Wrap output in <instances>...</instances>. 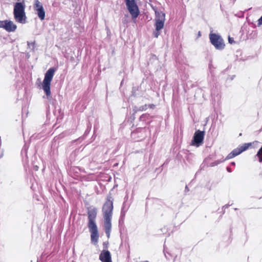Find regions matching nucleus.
Listing matches in <instances>:
<instances>
[{"mask_svg":"<svg viewBox=\"0 0 262 262\" xmlns=\"http://www.w3.org/2000/svg\"><path fill=\"white\" fill-rule=\"evenodd\" d=\"M209 38L211 43L217 50H222L224 48L225 45L221 36L214 33L209 35Z\"/></svg>","mask_w":262,"mask_h":262,"instance_id":"nucleus-7","label":"nucleus"},{"mask_svg":"<svg viewBox=\"0 0 262 262\" xmlns=\"http://www.w3.org/2000/svg\"><path fill=\"white\" fill-rule=\"evenodd\" d=\"M231 164L232 165H235V163L234 162H233L231 163Z\"/></svg>","mask_w":262,"mask_h":262,"instance_id":"nucleus-20","label":"nucleus"},{"mask_svg":"<svg viewBox=\"0 0 262 262\" xmlns=\"http://www.w3.org/2000/svg\"><path fill=\"white\" fill-rule=\"evenodd\" d=\"M89 223L88 226L96 225L95 221L97 214V210L95 208L89 209L88 211Z\"/></svg>","mask_w":262,"mask_h":262,"instance_id":"nucleus-12","label":"nucleus"},{"mask_svg":"<svg viewBox=\"0 0 262 262\" xmlns=\"http://www.w3.org/2000/svg\"><path fill=\"white\" fill-rule=\"evenodd\" d=\"M154 106V105H153V104H150L149 105V107H150L151 108H152Z\"/></svg>","mask_w":262,"mask_h":262,"instance_id":"nucleus-18","label":"nucleus"},{"mask_svg":"<svg viewBox=\"0 0 262 262\" xmlns=\"http://www.w3.org/2000/svg\"><path fill=\"white\" fill-rule=\"evenodd\" d=\"M165 20V14L163 12L156 11L155 27L156 30L154 31V35L158 38L160 33L159 31L163 28Z\"/></svg>","mask_w":262,"mask_h":262,"instance_id":"nucleus-4","label":"nucleus"},{"mask_svg":"<svg viewBox=\"0 0 262 262\" xmlns=\"http://www.w3.org/2000/svg\"><path fill=\"white\" fill-rule=\"evenodd\" d=\"M91 232V240L92 243L96 244L98 241V232L97 225L88 226Z\"/></svg>","mask_w":262,"mask_h":262,"instance_id":"nucleus-10","label":"nucleus"},{"mask_svg":"<svg viewBox=\"0 0 262 262\" xmlns=\"http://www.w3.org/2000/svg\"><path fill=\"white\" fill-rule=\"evenodd\" d=\"M113 200L111 196H108L102 208L104 226L108 238L110 237L112 229L111 219L113 210Z\"/></svg>","mask_w":262,"mask_h":262,"instance_id":"nucleus-1","label":"nucleus"},{"mask_svg":"<svg viewBox=\"0 0 262 262\" xmlns=\"http://www.w3.org/2000/svg\"><path fill=\"white\" fill-rule=\"evenodd\" d=\"M99 258L101 262H112L111 253L108 250H103L99 255Z\"/></svg>","mask_w":262,"mask_h":262,"instance_id":"nucleus-13","label":"nucleus"},{"mask_svg":"<svg viewBox=\"0 0 262 262\" xmlns=\"http://www.w3.org/2000/svg\"><path fill=\"white\" fill-rule=\"evenodd\" d=\"M228 41H229V42L231 44H232V43L234 42V39L232 37H229L228 38Z\"/></svg>","mask_w":262,"mask_h":262,"instance_id":"nucleus-17","label":"nucleus"},{"mask_svg":"<svg viewBox=\"0 0 262 262\" xmlns=\"http://www.w3.org/2000/svg\"><path fill=\"white\" fill-rule=\"evenodd\" d=\"M25 5L23 3H15L14 7V16L15 20L19 23H26V16L25 12Z\"/></svg>","mask_w":262,"mask_h":262,"instance_id":"nucleus-3","label":"nucleus"},{"mask_svg":"<svg viewBox=\"0 0 262 262\" xmlns=\"http://www.w3.org/2000/svg\"><path fill=\"white\" fill-rule=\"evenodd\" d=\"M128 11L133 19H136L139 14V10L135 0H125Z\"/></svg>","mask_w":262,"mask_h":262,"instance_id":"nucleus-6","label":"nucleus"},{"mask_svg":"<svg viewBox=\"0 0 262 262\" xmlns=\"http://www.w3.org/2000/svg\"><path fill=\"white\" fill-rule=\"evenodd\" d=\"M251 145V143H245L244 144L239 146L238 147L234 149L232 152L228 154L226 159L223 161H217L215 162V165L224 161L226 160L234 158V157L239 155L242 152L246 150L249 146Z\"/></svg>","mask_w":262,"mask_h":262,"instance_id":"nucleus-5","label":"nucleus"},{"mask_svg":"<svg viewBox=\"0 0 262 262\" xmlns=\"http://www.w3.org/2000/svg\"><path fill=\"white\" fill-rule=\"evenodd\" d=\"M227 170H228V171L229 172H230V171H230V170L229 169V168H227Z\"/></svg>","mask_w":262,"mask_h":262,"instance_id":"nucleus-21","label":"nucleus"},{"mask_svg":"<svg viewBox=\"0 0 262 262\" xmlns=\"http://www.w3.org/2000/svg\"><path fill=\"white\" fill-rule=\"evenodd\" d=\"M198 35H199V36H200V35H201V33H200V32H199Z\"/></svg>","mask_w":262,"mask_h":262,"instance_id":"nucleus-22","label":"nucleus"},{"mask_svg":"<svg viewBox=\"0 0 262 262\" xmlns=\"http://www.w3.org/2000/svg\"><path fill=\"white\" fill-rule=\"evenodd\" d=\"M16 25L10 20H0V28L5 29L8 32H13L16 29Z\"/></svg>","mask_w":262,"mask_h":262,"instance_id":"nucleus-9","label":"nucleus"},{"mask_svg":"<svg viewBox=\"0 0 262 262\" xmlns=\"http://www.w3.org/2000/svg\"><path fill=\"white\" fill-rule=\"evenodd\" d=\"M205 132L204 131L197 130L195 132L192 144L196 145L198 146L201 143L204 138Z\"/></svg>","mask_w":262,"mask_h":262,"instance_id":"nucleus-11","label":"nucleus"},{"mask_svg":"<svg viewBox=\"0 0 262 262\" xmlns=\"http://www.w3.org/2000/svg\"><path fill=\"white\" fill-rule=\"evenodd\" d=\"M55 72V69L54 68H50L45 73V78L42 83V89L48 97L51 95L50 85Z\"/></svg>","mask_w":262,"mask_h":262,"instance_id":"nucleus-2","label":"nucleus"},{"mask_svg":"<svg viewBox=\"0 0 262 262\" xmlns=\"http://www.w3.org/2000/svg\"><path fill=\"white\" fill-rule=\"evenodd\" d=\"M262 25V16L258 20V26H260Z\"/></svg>","mask_w":262,"mask_h":262,"instance_id":"nucleus-16","label":"nucleus"},{"mask_svg":"<svg viewBox=\"0 0 262 262\" xmlns=\"http://www.w3.org/2000/svg\"><path fill=\"white\" fill-rule=\"evenodd\" d=\"M28 46L29 49H30L31 50H34L35 48V42H29L28 41Z\"/></svg>","mask_w":262,"mask_h":262,"instance_id":"nucleus-15","label":"nucleus"},{"mask_svg":"<svg viewBox=\"0 0 262 262\" xmlns=\"http://www.w3.org/2000/svg\"><path fill=\"white\" fill-rule=\"evenodd\" d=\"M34 9L39 19L41 20H44L45 18V11L42 4L39 0H35Z\"/></svg>","mask_w":262,"mask_h":262,"instance_id":"nucleus-8","label":"nucleus"},{"mask_svg":"<svg viewBox=\"0 0 262 262\" xmlns=\"http://www.w3.org/2000/svg\"><path fill=\"white\" fill-rule=\"evenodd\" d=\"M146 109H147V105H144L139 107V108H138L136 106H135V107L134 108V111H135V113H136L138 111H143L146 110Z\"/></svg>","mask_w":262,"mask_h":262,"instance_id":"nucleus-14","label":"nucleus"},{"mask_svg":"<svg viewBox=\"0 0 262 262\" xmlns=\"http://www.w3.org/2000/svg\"><path fill=\"white\" fill-rule=\"evenodd\" d=\"M34 169H35V170H38V167H37V166H35V167H34Z\"/></svg>","mask_w":262,"mask_h":262,"instance_id":"nucleus-19","label":"nucleus"}]
</instances>
